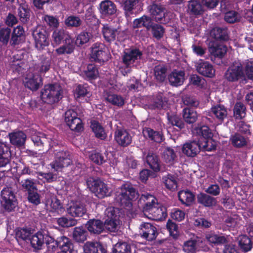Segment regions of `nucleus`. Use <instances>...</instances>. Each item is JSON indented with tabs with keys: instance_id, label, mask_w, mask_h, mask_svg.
<instances>
[{
	"instance_id": "1",
	"label": "nucleus",
	"mask_w": 253,
	"mask_h": 253,
	"mask_svg": "<svg viewBox=\"0 0 253 253\" xmlns=\"http://www.w3.org/2000/svg\"><path fill=\"white\" fill-rule=\"evenodd\" d=\"M44 243L49 252H54L58 248L59 237L55 239L46 229H41L33 235L31 245L34 251L41 250Z\"/></svg>"
},
{
	"instance_id": "2",
	"label": "nucleus",
	"mask_w": 253,
	"mask_h": 253,
	"mask_svg": "<svg viewBox=\"0 0 253 253\" xmlns=\"http://www.w3.org/2000/svg\"><path fill=\"white\" fill-rule=\"evenodd\" d=\"M138 197L136 189L132 185L126 183L123 184L116 193L115 200L121 206L124 208H131L132 201Z\"/></svg>"
},
{
	"instance_id": "3",
	"label": "nucleus",
	"mask_w": 253,
	"mask_h": 253,
	"mask_svg": "<svg viewBox=\"0 0 253 253\" xmlns=\"http://www.w3.org/2000/svg\"><path fill=\"white\" fill-rule=\"evenodd\" d=\"M63 91L60 84H45L41 90V100L44 103L52 105L58 102L63 96Z\"/></svg>"
},
{
	"instance_id": "4",
	"label": "nucleus",
	"mask_w": 253,
	"mask_h": 253,
	"mask_svg": "<svg viewBox=\"0 0 253 253\" xmlns=\"http://www.w3.org/2000/svg\"><path fill=\"white\" fill-rule=\"evenodd\" d=\"M0 204L2 207L8 212L13 211L17 206L15 192L12 187L6 185L1 190Z\"/></svg>"
},
{
	"instance_id": "5",
	"label": "nucleus",
	"mask_w": 253,
	"mask_h": 253,
	"mask_svg": "<svg viewBox=\"0 0 253 253\" xmlns=\"http://www.w3.org/2000/svg\"><path fill=\"white\" fill-rule=\"evenodd\" d=\"M32 36L34 40L35 47L39 51H42L49 44V34L46 28L39 25L33 30Z\"/></svg>"
},
{
	"instance_id": "6",
	"label": "nucleus",
	"mask_w": 253,
	"mask_h": 253,
	"mask_svg": "<svg viewBox=\"0 0 253 253\" xmlns=\"http://www.w3.org/2000/svg\"><path fill=\"white\" fill-rule=\"evenodd\" d=\"M88 187L99 199L110 195L111 191L107 184L99 179L90 178L86 181Z\"/></svg>"
},
{
	"instance_id": "7",
	"label": "nucleus",
	"mask_w": 253,
	"mask_h": 253,
	"mask_svg": "<svg viewBox=\"0 0 253 253\" xmlns=\"http://www.w3.org/2000/svg\"><path fill=\"white\" fill-rule=\"evenodd\" d=\"M53 151L55 152V160L50 165L55 171L60 170L62 168L67 167L72 164V161L69 158L68 151L54 149Z\"/></svg>"
},
{
	"instance_id": "8",
	"label": "nucleus",
	"mask_w": 253,
	"mask_h": 253,
	"mask_svg": "<svg viewBox=\"0 0 253 253\" xmlns=\"http://www.w3.org/2000/svg\"><path fill=\"white\" fill-rule=\"evenodd\" d=\"M90 59L96 63H102L107 61L109 54L106 46L102 42H97L91 47Z\"/></svg>"
},
{
	"instance_id": "9",
	"label": "nucleus",
	"mask_w": 253,
	"mask_h": 253,
	"mask_svg": "<svg viewBox=\"0 0 253 253\" xmlns=\"http://www.w3.org/2000/svg\"><path fill=\"white\" fill-rule=\"evenodd\" d=\"M64 120L67 125L72 130L79 132L83 128L82 120L74 109H68L65 112Z\"/></svg>"
},
{
	"instance_id": "10",
	"label": "nucleus",
	"mask_w": 253,
	"mask_h": 253,
	"mask_svg": "<svg viewBox=\"0 0 253 253\" xmlns=\"http://www.w3.org/2000/svg\"><path fill=\"white\" fill-rule=\"evenodd\" d=\"M142 55V52L137 47L126 49L122 56V62L126 68L130 67L136 61L141 59Z\"/></svg>"
},
{
	"instance_id": "11",
	"label": "nucleus",
	"mask_w": 253,
	"mask_h": 253,
	"mask_svg": "<svg viewBox=\"0 0 253 253\" xmlns=\"http://www.w3.org/2000/svg\"><path fill=\"white\" fill-rule=\"evenodd\" d=\"M225 79L230 82H236L245 79L244 68L241 63L234 64L229 67L224 74Z\"/></svg>"
},
{
	"instance_id": "12",
	"label": "nucleus",
	"mask_w": 253,
	"mask_h": 253,
	"mask_svg": "<svg viewBox=\"0 0 253 253\" xmlns=\"http://www.w3.org/2000/svg\"><path fill=\"white\" fill-rule=\"evenodd\" d=\"M102 33L104 40L106 42L109 43H111L116 40L121 42L124 40L121 36L123 33H121L117 29L109 24L103 25Z\"/></svg>"
},
{
	"instance_id": "13",
	"label": "nucleus",
	"mask_w": 253,
	"mask_h": 253,
	"mask_svg": "<svg viewBox=\"0 0 253 253\" xmlns=\"http://www.w3.org/2000/svg\"><path fill=\"white\" fill-rule=\"evenodd\" d=\"M139 235L142 238L148 241H152L158 236L157 229L152 223L143 222L140 225Z\"/></svg>"
},
{
	"instance_id": "14",
	"label": "nucleus",
	"mask_w": 253,
	"mask_h": 253,
	"mask_svg": "<svg viewBox=\"0 0 253 253\" xmlns=\"http://www.w3.org/2000/svg\"><path fill=\"white\" fill-rule=\"evenodd\" d=\"M167 10L164 5L154 3L149 6V12L155 20L161 24H166L169 18L166 17Z\"/></svg>"
},
{
	"instance_id": "15",
	"label": "nucleus",
	"mask_w": 253,
	"mask_h": 253,
	"mask_svg": "<svg viewBox=\"0 0 253 253\" xmlns=\"http://www.w3.org/2000/svg\"><path fill=\"white\" fill-rule=\"evenodd\" d=\"M144 214L148 218L156 221L164 220L168 215L166 207L159 203Z\"/></svg>"
},
{
	"instance_id": "16",
	"label": "nucleus",
	"mask_w": 253,
	"mask_h": 253,
	"mask_svg": "<svg viewBox=\"0 0 253 253\" xmlns=\"http://www.w3.org/2000/svg\"><path fill=\"white\" fill-rule=\"evenodd\" d=\"M31 228L18 227L15 229V239L18 245L22 248H26L27 243L33 237Z\"/></svg>"
},
{
	"instance_id": "17",
	"label": "nucleus",
	"mask_w": 253,
	"mask_h": 253,
	"mask_svg": "<svg viewBox=\"0 0 253 253\" xmlns=\"http://www.w3.org/2000/svg\"><path fill=\"white\" fill-rule=\"evenodd\" d=\"M196 70L200 75L210 78L214 77L215 70L212 65L208 61L200 60L196 64Z\"/></svg>"
},
{
	"instance_id": "18",
	"label": "nucleus",
	"mask_w": 253,
	"mask_h": 253,
	"mask_svg": "<svg viewBox=\"0 0 253 253\" xmlns=\"http://www.w3.org/2000/svg\"><path fill=\"white\" fill-rule=\"evenodd\" d=\"M115 140L121 147H126L132 142V136L125 129L118 128L115 132Z\"/></svg>"
},
{
	"instance_id": "19",
	"label": "nucleus",
	"mask_w": 253,
	"mask_h": 253,
	"mask_svg": "<svg viewBox=\"0 0 253 253\" xmlns=\"http://www.w3.org/2000/svg\"><path fill=\"white\" fill-rule=\"evenodd\" d=\"M138 202L139 206L142 207L144 213L147 212L150 208L158 203L157 199L154 196L149 193L142 194Z\"/></svg>"
},
{
	"instance_id": "20",
	"label": "nucleus",
	"mask_w": 253,
	"mask_h": 253,
	"mask_svg": "<svg viewBox=\"0 0 253 253\" xmlns=\"http://www.w3.org/2000/svg\"><path fill=\"white\" fill-rule=\"evenodd\" d=\"M209 50L211 54L215 57L222 59L227 53V46L217 41H210L209 43Z\"/></svg>"
},
{
	"instance_id": "21",
	"label": "nucleus",
	"mask_w": 253,
	"mask_h": 253,
	"mask_svg": "<svg viewBox=\"0 0 253 253\" xmlns=\"http://www.w3.org/2000/svg\"><path fill=\"white\" fill-rule=\"evenodd\" d=\"M119 224V216L116 213L115 210L113 209L108 212L107 218L103 223L104 229L105 228L110 232H115Z\"/></svg>"
},
{
	"instance_id": "22",
	"label": "nucleus",
	"mask_w": 253,
	"mask_h": 253,
	"mask_svg": "<svg viewBox=\"0 0 253 253\" xmlns=\"http://www.w3.org/2000/svg\"><path fill=\"white\" fill-rule=\"evenodd\" d=\"M68 213L72 217H82L86 212L85 206L80 202H73L67 209Z\"/></svg>"
},
{
	"instance_id": "23",
	"label": "nucleus",
	"mask_w": 253,
	"mask_h": 253,
	"mask_svg": "<svg viewBox=\"0 0 253 253\" xmlns=\"http://www.w3.org/2000/svg\"><path fill=\"white\" fill-rule=\"evenodd\" d=\"M10 143L17 148L24 146L27 138L26 134L22 131H16L9 133Z\"/></svg>"
},
{
	"instance_id": "24",
	"label": "nucleus",
	"mask_w": 253,
	"mask_h": 253,
	"mask_svg": "<svg viewBox=\"0 0 253 253\" xmlns=\"http://www.w3.org/2000/svg\"><path fill=\"white\" fill-rule=\"evenodd\" d=\"M84 250V253H107L106 246L100 242H87Z\"/></svg>"
},
{
	"instance_id": "25",
	"label": "nucleus",
	"mask_w": 253,
	"mask_h": 253,
	"mask_svg": "<svg viewBox=\"0 0 253 253\" xmlns=\"http://www.w3.org/2000/svg\"><path fill=\"white\" fill-rule=\"evenodd\" d=\"M199 145L196 140L185 143L183 145L182 152L188 157H194L200 152Z\"/></svg>"
},
{
	"instance_id": "26",
	"label": "nucleus",
	"mask_w": 253,
	"mask_h": 253,
	"mask_svg": "<svg viewBox=\"0 0 253 253\" xmlns=\"http://www.w3.org/2000/svg\"><path fill=\"white\" fill-rule=\"evenodd\" d=\"M143 157H145L146 163L155 172L160 170V161L156 153L149 151L147 154L143 153Z\"/></svg>"
},
{
	"instance_id": "27",
	"label": "nucleus",
	"mask_w": 253,
	"mask_h": 253,
	"mask_svg": "<svg viewBox=\"0 0 253 253\" xmlns=\"http://www.w3.org/2000/svg\"><path fill=\"white\" fill-rule=\"evenodd\" d=\"M193 133L194 136L197 137V142L203 141L213 136L211 130L208 126L205 125L195 127L193 130Z\"/></svg>"
},
{
	"instance_id": "28",
	"label": "nucleus",
	"mask_w": 253,
	"mask_h": 253,
	"mask_svg": "<svg viewBox=\"0 0 253 253\" xmlns=\"http://www.w3.org/2000/svg\"><path fill=\"white\" fill-rule=\"evenodd\" d=\"M11 35L10 43L12 46L19 45L25 41V31L22 26H18L14 28Z\"/></svg>"
},
{
	"instance_id": "29",
	"label": "nucleus",
	"mask_w": 253,
	"mask_h": 253,
	"mask_svg": "<svg viewBox=\"0 0 253 253\" xmlns=\"http://www.w3.org/2000/svg\"><path fill=\"white\" fill-rule=\"evenodd\" d=\"M103 222L96 219H89L85 224V228L91 233L98 235L104 231Z\"/></svg>"
},
{
	"instance_id": "30",
	"label": "nucleus",
	"mask_w": 253,
	"mask_h": 253,
	"mask_svg": "<svg viewBox=\"0 0 253 253\" xmlns=\"http://www.w3.org/2000/svg\"><path fill=\"white\" fill-rule=\"evenodd\" d=\"M184 77V71L174 69L169 75L168 79L170 85L174 86H178L183 84Z\"/></svg>"
},
{
	"instance_id": "31",
	"label": "nucleus",
	"mask_w": 253,
	"mask_h": 253,
	"mask_svg": "<svg viewBox=\"0 0 253 253\" xmlns=\"http://www.w3.org/2000/svg\"><path fill=\"white\" fill-rule=\"evenodd\" d=\"M210 35L214 41L226 42L229 39L227 29L225 28L215 27L211 30Z\"/></svg>"
},
{
	"instance_id": "32",
	"label": "nucleus",
	"mask_w": 253,
	"mask_h": 253,
	"mask_svg": "<svg viewBox=\"0 0 253 253\" xmlns=\"http://www.w3.org/2000/svg\"><path fill=\"white\" fill-rule=\"evenodd\" d=\"M99 11L104 16L112 15L115 14L117 7L115 4L111 0L102 1L99 4Z\"/></svg>"
},
{
	"instance_id": "33",
	"label": "nucleus",
	"mask_w": 253,
	"mask_h": 253,
	"mask_svg": "<svg viewBox=\"0 0 253 253\" xmlns=\"http://www.w3.org/2000/svg\"><path fill=\"white\" fill-rule=\"evenodd\" d=\"M52 37L53 38V44L56 45H59L62 42H66L67 41H71V36L68 32L64 29H56L52 33Z\"/></svg>"
},
{
	"instance_id": "34",
	"label": "nucleus",
	"mask_w": 253,
	"mask_h": 253,
	"mask_svg": "<svg viewBox=\"0 0 253 253\" xmlns=\"http://www.w3.org/2000/svg\"><path fill=\"white\" fill-rule=\"evenodd\" d=\"M42 78L38 74H33L25 78V86L32 91L38 90L42 84Z\"/></svg>"
},
{
	"instance_id": "35",
	"label": "nucleus",
	"mask_w": 253,
	"mask_h": 253,
	"mask_svg": "<svg viewBox=\"0 0 253 253\" xmlns=\"http://www.w3.org/2000/svg\"><path fill=\"white\" fill-rule=\"evenodd\" d=\"M11 156L9 144L0 141V164L6 166L10 162Z\"/></svg>"
},
{
	"instance_id": "36",
	"label": "nucleus",
	"mask_w": 253,
	"mask_h": 253,
	"mask_svg": "<svg viewBox=\"0 0 253 253\" xmlns=\"http://www.w3.org/2000/svg\"><path fill=\"white\" fill-rule=\"evenodd\" d=\"M90 128L94 133L95 137L102 140L106 139L107 135L104 127L96 120L90 121Z\"/></svg>"
},
{
	"instance_id": "37",
	"label": "nucleus",
	"mask_w": 253,
	"mask_h": 253,
	"mask_svg": "<svg viewBox=\"0 0 253 253\" xmlns=\"http://www.w3.org/2000/svg\"><path fill=\"white\" fill-rule=\"evenodd\" d=\"M153 22L151 17L146 15H143L139 18L135 19L133 21L132 27L133 29L145 27L147 31L152 28Z\"/></svg>"
},
{
	"instance_id": "38",
	"label": "nucleus",
	"mask_w": 253,
	"mask_h": 253,
	"mask_svg": "<svg viewBox=\"0 0 253 253\" xmlns=\"http://www.w3.org/2000/svg\"><path fill=\"white\" fill-rule=\"evenodd\" d=\"M182 113L183 120L188 124H193L198 119V113L193 108L185 107L183 109Z\"/></svg>"
},
{
	"instance_id": "39",
	"label": "nucleus",
	"mask_w": 253,
	"mask_h": 253,
	"mask_svg": "<svg viewBox=\"0 0 253 253\" xmlns=\"http://www.w3.org/2000/svg\"><path fill=\"white\" fill-rule=\"evenodd\" d=\"M143 133L144 136L157 143H161L165 139L164 135L161 131H155L150 127L145 128L143 130Z\"/></svg>"
},
{
	"instance_id": "40",
	"label": "nucleus",
	"mask_w": 253,
	"mask_h": 253,
	"mask_svg": "<svg viewBox=\"0 0 253 253\" xmlns=\"http://www.w3.org/2000/svg\"><path fill=\"white\" fill-rule=\"evenodd\" d=\"M104 97L105 100L113 105L122 107L125 104V100L121 95L113 93L110 91L105 92Z\"/></svg>"
},
{
	"instance_id": "41",
	"label": "nucleus",
	"mask_w": 253,
	"mask_h": 253,
	"mask_svg": "<svg viewBox=\"0 0 253 253\" xmlns=\"http://www.w3.org/2000/svg\"><path fill=\"white\" fill-rule=\"evenodd\" d=\"M87 236L88 232L83 226L76 227L74 228L72 237L76 242H84L87 239Z\"/></svg>"
},
{
	"instance_id": "42",
	"label": "nucleus",
	"mask_w": 253,
	"mask_h": 253,
	"mask_svg": "<svg viewBox=\"0 0 253 253\" xmlns=\"http://www.w3.org/2000/svg\"><path fill=\"white\" fill-rule=\"evenodd\" d=\"M18 15L21 22L27 23L31 16V10L27 4L25 3H20L18 8Z\"/></svg>"
},
{
	"instance_id": "43",
	"label": "nucleus",
	"mask_w": 253,
	"mask_h": 253,
	"mask_svg": "<svg viewBox=\"0 0 253 253\" xmlns=\"http://www.w3.org/2000/svg\"><path fill=\"white\" fill-rule=\"evenodd\" d=\"M179 200L186 206H190L195 200V195L189 190H181L178 193Z\"/></svg>"
},
{
	"instance_id": "44",
	"label": "nucleus",
	"mask_w": 253,
	"mask_h": 253,
	"mask_svg": "<svg viewBox=\"0 0 253 253\" xmlns=\"http://www.w3.org/2000/svg\"><path fill=\"white\" fill-rule=\"evenodd\" d=\"M230 142L233 146L236 148H241L247 145V138L239 133H235L230 138Z\"/></svg>"
},
{
	"instance_id": "45",
	"label": "nucleus",
	"mask_w": 253,
	"mask_h": 253,
	"mask_svg": "<svg viewBox=\"0 0 253 253\" xmlns=\"http://www.w3.org/2000/svg\"><path fill=\"white\" fill-rule=\"evenodd\" d=\"M197 202L206 207H211L216 203L215 198L204 193H200L197 195Z\"/></svg>"
},
{
	"instance_id": "46",
	"label": "nucleus",
	"mask_w": 253,
	"mask_h": 253,
	"mask_svg": "<svg viewBox=\"0 0 253 253\" xmlns=\"http://www.w3.org/2000/svg\"><path fill=\"white\" fill-rule=\"evenodd\" d=\"M238 246L242 252L247 253L253 248V243L248 236L242 235L238 238Z\"/></svg>"
},
{
	"instance_id": "47",
	"label": "nucleus",
	"mask_w": 253,
	"mask_h": 253,
	"mask_svg": "<svg viewBox=\"0 0 253 253\" xmlns=\"http://www.w3.org/2000/svg\"><path fill=\"white\" fill-rule=\"evenodd\" d=\"M188 12L190 14L200 15L203 13L204 9L202 4L196 0H191L188 5Z\"/></svg>"
},
{
	"instance_id": "48",
	"label": "nucleus",
	"mask_w": 253,
	"mask_h": 253,
	"mask_svg": "<svg viewBox=\"0 0 253 253\" xmlns=\"http://www.w3.org/2000/svg\"><path fill=\"white\" fill-rule=\"evenodd\" d=\"M206 238L211 243L221 245L227 242L226 238L223 235L215 234L213 232H210L206 234Z\"/></svg>"
},
{
	"instance_id": "49",
	"label": "nucleus",
	"mask_w": 253,
	"mask_h": 253,
	"mask_svg": "<svg viewBox=\"0 0 253 253\" xmlns=\"http://www.w3.org/2000/svg\"><path fill=\"white\" fill-rule=\"evenodd\" d=\"M58 248L61 251L73 252L74 245L70 239L64 235H62L59 237Z\"/></svg>"
},
{
	"instance_id": "50",
	"label": "nucleus",
	"mask_w": 253,
	"mask_h": 253,
	"mask_svg": "<svg viewBox=\"0 0 253 253\" xmlns=\"http://www.w3.org/2000/svg\"><path fill=\"white\" fill-rule=\"evenodd\" d=\"M75 48V44L72 39L71 41H67L63 45L56 49L55 51L58 55L70 54L74 51Z\"/></svg>"
},
{
	"instance_id": "51",
	"label": "nucleus",
	"mask_w": 253,
	"mask_h": 253,
	"mask_svg": "<svg viewBox=\"0 0 253 253\" xmlns=\"http://www.w3.org/2000/svg\"><path fill=\"white\" fill-rule=\"evenodd\" d=\"M43 135V134H42ZM34 145L38 147L39 150H41L45 145H49L50 148L53 147V145L45 136L33 135L31 137Z\"/></svg>"
},
{
	"instance_id": "52",
	"label": "nucleus",
	"mask_w": 253,
	"mask_h": 253,
	"mask_svg": "<svg viewBox=\"0 0 253 253\" xmlns=\"http://www.w3.org/2000/svg\"><path fill=\"white\" fill-rule=\"evenodd\" d=\"M233 116L236 120H241L246 115V107L244 104L237 102L233 107Z\"/></svg>"
},
{
	"instance_id": "53",
	"label": "nucleus",
	"mask_w": 253,
	"mask_h": 253,
	"mask_svg": "<svg viewBox=\"0 0 253 253\" xmlns=\"http://www.w3.org/2000/svg\"><path fill=\"white\" fill-rule=\"evenodd\" d=\"M84 21L89 27L97 26L99 25V20L95 15L91 7H89L86 11Z\"/></svg>"
},
{
	"instance_id": "54",
	"label": "nucleus",
	"mask_w": 253,
	"mask_h": 253,
	"mask_svg": "<svg viewBox=\"0 0 253 253\" xmlns=\"http://www.w3.org/2000/svg\"><path fill=\"white\" fill-rule=\"evenodd\" d=\"M167 118L169 124L172 126H175L179 130L185 127L184 120L180 117L176 115H170L169 113H167Z\"/></svg>"
},
{
	"instance_id": "55",
	"label": "nucleus",
	"mask_w": 253,
	"mask_h": 253,
	"mask_svg": "<svg viewBox=\"0 0 253 253\" xmlns=\"http://www.w3.org/2000/svg\"><path fill=\"white\" fill-rule=\"evenodd\" d=\"M138 2V0H123V7L126 16H129L133 13V10Z\"/></svg>"
},
{
	"instance_id": "56",
	"label": "nucleus",
	"mask_w": 253,
	"mask_h": 253,
	"mask_svg": "<svg viewBox=\"0 0 253 253\" xmlns=\"http://www.w3.org/2000/svg\"><path fill=\"white\" fill-rule=\"evenodd\" d=\"M113 253H131V246L126 242H118L112 250Z\"/></svg>"
},
{
	"instance_id": "57",
	"label": "nucleus",
	"mask_w": 253,
	"mask_h": 253,
	"mask_svg": "<svg viewBox=\"0 0 253 253\" xmlns=\"http://www.w3.org/2000/svg\"><path fill=\"white\" fill-rule=\"evenodd\" d=\"M200 149L202 148L204 151H211L216 149V142L213 139V137H210L203 141L198 142Z\"/></svg>"
},
{
	"instance_id": "58",
	"label": "nucleus",
	"mask_w": 253,
	"mask_h": 253,
	"mask_svg": "<svg viewBox=\"0 0 253 253\" xmlns=\"http://www.w3.org/2000/svg\"><path fill=\"white\" fill-rule=\"evenodd\" d=\"M211 111L216 118L220 121H223L227 115L226 108L221 105H217L212 107L211 108Z\"/></svg>"
},
{
	"instance_id": "59",
	"label": "nucleus",
	"mask_w": 253,
	"mask_h": 253,
	"mask_svg": "<svg viewBox=\"0 0 253 253\" xmlns=\"http://www.w3.org/2000/svg\"><path fill=\"white\" fill-rule=\"evenodd\" d=\"M197 241L196 239H189L184 242L182 248L185 253H196L199 251L197 247Z\"/></svg>"
},
{
	"instance_id": "60",
	"label": "nucleus",
	"mask_w": 253,
	"mask_h": 253,
	"mask_svg": "<svg viewBox=\"0 0 253 253\" xmlns=\"http://www.w3.org/2000/svg\"><path fill=\"white\" fill-rule=\"evenodd\" d=\"M92 36L90 32L83 31L81 32L77 37L75 44L78 46H82L89 41Z\"/></svg>"
},
{
	"instance_id": "61",
	"label": "nucleus",
	"mask_w": 253,
	"mask_h": 253,
	"mask_svg": "<svg viewBox=\"0 0 253 253\" xmlns=\"http://www.w3.org/2000/svg\"><path fill=\"white\" fill-rule=\"evenodd\" d=\"M84 73L85 78L87 80L96 79L99 74L98 69L96 66L94 64H88Z\"/></svg>"
},
{
	"instance_id": "62",
	"label": "nucleus",
	"mask_w": 253,
	"mask_h": 253,
	"mask_svg": "<svg viewBox=\"0 0 253 253\" xmlns=\"http://www.w3.org/2000/svg\"><path fill=\"white\" fill-rule=\"evenodd\" d=\"M88 95V97L90 95L89 87L87 84H79L77 86L74 95L77 98L84 97Z\"/></svg>"
},
{
	"instance_id": "63",
	"label": "nucleus",
	"mask_w": 253,
	"mask_h": 253,
	"mask_svg": "<svg viewBox=\"0 0 253 253\" xmlns=\"http://www.w3.org/2000/svg\"><path fill=\"white\" fill-rule=\"evenodd\" d=\"M50 207L51 209V212L56 213L58 214H63L65 211L63 205L60 202V201L56 197L51 199Z\"/></svg>"
},
{
	"instance_id": "64",
	"label": "nucleus",
	"mask_w": 253,
	"mask_h": 253,
	"mask_svg": "<svg viewBox=\"0 0 253 253\" xmlns=\"http://www.w3.org/2000/svg\"><path fill=\"white\" fill-rule=\"evenodd\" d=\"M89 158L91 162L99 166L103 165L106 162V159L104 155L95 150L89 155Z\"/></svg>"
}]
</instances>
